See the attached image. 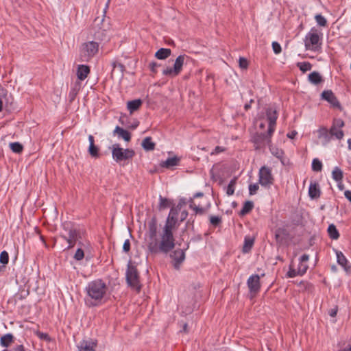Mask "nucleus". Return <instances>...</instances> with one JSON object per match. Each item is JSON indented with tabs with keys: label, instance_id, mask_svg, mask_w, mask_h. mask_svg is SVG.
I'll return each instance as SVG.
<instances>
[{
	"label": "nucleus",
	"instance_id": "f257e3e1",
	"mask_svg": "<svg viewBox=\"0 0 351 351\" xmlns=\"http://www.w3.org/2000/svg\"><path fill=\"white\" fill-rule=\"evenodd\" d=\"M148 230L146 235L148 237L147 250L151 254L156 255L159 253L167 254L175 247V243L171 240L167 241L165 237V229L163 228L161 239L158 241L157 239V219L152 217L147 223Z\"/></svg>",
	"mask_w": 351,
	"mask_h": 351
},
{
	"label": "nucleus",
	"instance_id": "f03ea898",
	"mask_svg": "<svg viewBox=\"0 0 351 351\" xmlns=\"http://www.w3.org/2000/svg\"><path fill=\"white\" fill-rule=\"evenodd\" d=\"M266 117L269 122L267 134L256 132L252 136V141L254 144L255 149H261L265 148L266 145H269L271 137L275 131L276 120L278 119L276 109L273 107L267 108L266 109Z\"/></svg>",
	"mask_w": 351,
	"mask_h": 351
},
{
	"label": "nucleus",
	"instance_id": "7ed1b4c3",
	"mask_svg": "<svg viewBox=\"0 0 351 351\" xmlns=\"http://www.w3.org/2000/svg\"><path fill=\"white\" fill-rule=\"evenodd\" d=\"M85 290L87 296L95 302V303L91 302L90 305L95 306L105 296L108 287L101 279H97L88 282Z\"/></svg>",
	"mask_w": 351,
	"mask_h": 351
},
{
	"label": "nucleus",
	"instance_id": "20e7f679",
	"mask_svg": "<svg viewBox=\"0 0 351 351\" xmlns=\"http://www.w3.org/2000/svg\"><path fill=\"white\" fill-rule=\"evenodd\" d=\"M178 209L177 208L172 207L170 210L169 214L166 220V223L164 227L165 229V237L168 240L172 241L175 243V239L173 234V229L178 222Z\"/></svg>",
	"mask_w": 351,
	"mask_h": 351
},
{
	"label": "nucleus",
	"instance_id": "39448f33",
	"mask_svg": "<svg viewBox=\"0 0 351 351\" xmlns=\"http://www.w3.org/2000/svg\"><path fill=\"white\" fill-rule=\"evenodd\" d=\"M322 36V34L319 35L316 29L312 28L305 37L304 45L306 49L318 51L321 49Z\"/></svg>",
	"mask_w": 351,
	"mask_h": 351
},
{
	"label": "nucleus",
	"instance_id": "423d86ee",
	"mask_svg": "<svg viewBox=\"0 0 351 351\" xmlns=\"http://www.w3.org/2000/svg\"><path fill=\"white\" fill-rule=\"evenodd\" d=\"M125 277L128 285L139 292L141 289L139 274L136 267L132 265L131 261H130L128 265Z\"/></svg>",
	"mask_w": 351,
	"mask_h": 351
},
{
	"label": "nucleus",
	"instance_id": "0eeeda50",
	"mask_svg": "<svg viewBox=\"0 0 351 351\" xmlns=\"http://www.w3.org/2000/svg\"><path fill=\"white\" fill-rule=\"evenodd\" d=\"M112 158L117 162H120L123 160L132 159L135 152L132 149H123L120 147L119 144H114L112 147Z\"/></svg>",
	"mask_w": 351,
	"mask_h": 351
},
{
	"label": "nucleus",
	"instance_id": "6e6552de",
	"mask_svg": "<svg viewBox=\"0 0 351 351\" xmlns=\"http://www.w3.org/2000/svg\"><path fill=\"white\" fill-rule=\"evenodd\" d=\"M108 7V5L107 3L106 8L104 10L102 18L97 16L94 20L93 28L96 29L94 33V36L97 39L103 40V36H105V32L109 29V23L105 22L106 10Z\"/></svg>",
	"mask_w": 351,
	"mask_h": 351
},
{
	"label": "nucleus",
	"instance_id": "1a4fd4ad",
	"mask_svg": "<svg viewBox=\"0 0 351 351\" xmlns=\"http://www.w3.org/2000/svg\"><path fill=\"white\" fill-rule=\"evenodd\" d=\"M99 50V44L95 41H90L82 45L80 49V58L82 61H89Z\"/></svg>",
	"mask_w": 351,
	"mask_h": 351
},
{
	"label": "nucleus",
	"instance_id": "9d476101",
	"mask_svg": "<svg viewBox=\"0 0 351 351\" xmlns=\"http://www.w3.org/2000/svg\"><path fill=\"white\" fill-rule=\"evenodd\" d=\"M188 56L185 54L180 55L175 60L173 67H167L162 71L164 75L173 77L178 76L182 70L184 60Z\"/></svg>",
	"mask_w": 351,
	"mask_h": 351
},
{
	"label": "nucleus",
	"instance_id": "9b49d317",
	"mask_svg": "<svg viewBox=\"0 0 351 351\" xmlns=\"http://www.w3.org/2000/svg\"><path fill=\"white\" fill-rule=\"evenodd\" d=\"M345 125L344 121L340 118H335L332 124L328 130L332 138L337 140H341L344 136V132L342 128Z\"/></svg>",
	"mask_w": 351,
	"mask_h": 351
},
{
	"label": "nucleus",
	"instance_id": "f8f14e48",
	"mask_svg": "<svg viewBox=\"0 0 351 351\" xmlns=\"http://www.w3.org/2000/svg\"><path fill=\"white\" fill-rule=\"evenodd\" d=\"M274 178L271 169L265 166L262 167L259 170L258 182L263 186H269L273 184Z\"/></svg>",
	"mask_w": 351,
	"mask_h": 351
},
{
	"label": "nucleus",
	"instance_id": "ddd939ff",
	"mask_svg": "<svg viewBox=\"0 0 351 351\" xmlns=\"http://www.w3.org/2000/svg\"><path fill=\"white\" fill-rule=\"evenodd\" d=\"M247 287L251 294L256 295L261 289L260 277L258 274H254L247 280Z\"/></svg>",
	"mask_w": 351,
	"mask_h": 351
},
{
	"label": "nucleus",
	"instance_id": "4468645a",
	"mask_svg": "<svg viewBox=\"0 0 351 351\" xmlns=\"http://www.w3.org/2000/svg\"><path fill=\"white\" fill-rule=\"evenodd\" d=\"M186 249L181 250L178 249L174 250L171 254L170 257L173 260V265L177 270L180 269L181 264L185 259V252Z\"/></svg>",
	"mask_w": 351,
	"mask_h": 351
},
{
	"label": "nucleus",
	"instance_id": "2eb2a0df",
	"mask_svg": "<svg viewBox=\"0 0 351 351\" xmlns=\"http://www.w3.org/2000/svg\"><path fill=\"white\" fill-rule=\"evenodd\" d=\"M321 98L328 101L332 107L341 109L339 101L331 90H324L321 95Z\"/></svg>",
	"mask_w": 351,
	"mask_h": 351
},
{
	"label": "nucleus",
	"instance_id": "dca6fc26",
	"mask_svg": "<svg viewBox=\"0 0 351 351\" xmlns=\"http://www.w3.org/2000/svg\"><path fill=\"white\" fill-rule=\"evenodd\" d=\"M79 231L78 230H70L69 234H61L60 237L64 239L68 243V246L64 250H69L73 248L78 238H79Z\"/></svg>",
	"mask_w": 351,
	"mask_h": 351
},
{
	"label": "nucleus",
	"instance_id": "f3484780",
	"mask_svg": "<svg viewBox=\"0 0 351 351\" xmlns=\"http://www.w3.org/2000/svg\"><path fill=\"white\" fill-rule=\"evenodd\" d=\"M97 346V341L96 339H83L77 345L78 351H95Z\"/></svg>",
	"mask_w": 351,
	"mask_h": 351
},
{
	"label": "nucleus",
	"instance_id": "a211bd4d",
	"mask_svg": "<svg viewBox=\"0 0 351 351\" xmlns=\"http://www.w3.org/2000/svg\"><path fill=\"white\" fill-rule=\"evenodd\" d=\"M317 132L318 138L322 139V143L324 146L328 144L332 138L326 127H320Z\"/></svg>",
	"mask_w": 351,
	"mask_h": 351
},
{
	"label": "nucleus",
	"instance_id": "6ab92c4d",
	"mask_svg": "<svg viewBox=\"0 0 351 351\" xmlns=\"http://www.w3.org/2000/svg\"><path fill=\"white\" fill-rule=\"evenodd\" d=\"M289 237V233L285 228H278L275 231V239L277 243L281 245Z\"/></svg>",
	"mask_w": 351,
	"mask_h": 351
},
{
	"label": "nucleus",
	"instance_id": "aec40b11",
	"mask_svg": "<svg viewBox=\"0 0 351 351\" xmlns=\"http://www.w3.org/2000/svg\"><path fill=\"white\" fill-rule=\"evenodd\" d=\"M112 70L111 72V76L113 77L114 75H116L117 77L122 78L124 75V71L125 70V66L120 63L117 62L116 61L113 62L112 63Z\"/></svg>",
	"mask_w": 351,
	"mask_h": 351
},
{
	"label": "nucleus",
	"instance_id": "412c9836",
	"mask_svg": "<svg viewBox=\"0 0 351 351\" xmlns=\"http://www.w3.org/2000/svg\"><path fill=\"white\" fill-rule=\"evenodd\" d=\"M337 261L339 265H341L347 273H351V266L348 265V260L344 254L340 252H336Z\"/></svg>",
	"mask_w": 351,
	"mask_h": 351
},
{
	"label": "nucleus",
	"instance_id": "4be33fe9",
	"mask_svg": "<svg viewBox=\"0 0 351 351\" xmlns=\"http://www.w3.org/2000/svg\"><path fill=\"white\" fill-rule=\"evenodd\" d=\"M113 133L114 134H117L119 138H123L126 142H129L131 140V133L119 126H116Z\"/></svg>",
	"mask_w": 351,
	"mask_h": 351
},
{
	"label": "nucleus",
	"instance_id": "5701e85b",
	"mask_svg": "<svg viewBox=\"0 0 351 351\" xmlns=\"http://www.w3.org/2000/svg\"><path fill=\"white\" fill-rule=\"evenodd\" d=\"M15 340L14 336L11 333H7L3 335L0 338V344L4 348L10 347Z\"/></svg>",
	"mask_w": 351,
	"mask_h": 351
},
{
	"label": "nucleus",
	"instance_id": "b1692460",
	"mask_svg": "<svg viewBox=\"0 0 351 351\" xmlns=\"http://www.w3.org/2000/svg\"><path fill=\"white\" fill-rule=\"evenodd\" d=\"M321 191L319 184L316 182H311L308 189V195L311 199H317L319 197Z\"/></svg>",
	"mask_w": 351,
	"mask_h": 351
},
{
	"label": "nucleus",
	"instance_id": "393cba45",
	"mask_svg": "<svg viewBox=\"0 0 351 351\" xmlns=\"http://www.w3.org/2000/svg\"><path fill=\"white\" fill-rule=\"evenodd\" d=\"M143 101L141 99L131 100L128 101L127 108L130 113L132 114L134 112L138 110L141 107Z\"/></svg>",
	"mask_w": 351,
	"mask_h": 351
},
{
	"label": "nucleus",
	"instance_id": "a878e982",
	"mask_svg": "<svg viewBox=\"0 0 351 351\" xmlns=\"http://www.w3.org/2000/svg\"><path fill=\"white\" fill-rule=\"evenodd\" d=\"M90 73V67L87 65H79L77 70V78L80 80H84Z\"/></svg>",
	"mask_w": 351,
	"mask_h": 351
},
{
	"label": "nucleus",
	"instance_id": "bb28decb",
	"mask_svg": "<svg viewBox=\"0 0 351 351\" xmlns=\"http://www.w3.org/2000/svg\"><path fill=\"white\" fill-rule=\"evenodd\" d=\"M88 141L90 143L88 147V153L92 157H99V148L95 145V140L93 135L88 136Z\"/></svg>",
	"mask_w": 351,
	"mask_h": 351
},
{
	"label": "nucleus",
	"instance_id": "cd10ccee",
	"mask_svg": "<svg viewBox=\"0 0 351 351\" xmlns=\"http://www.w3.org/2000/svg\"><path fill=\"white\" fill-rule=\"evenodd\" d=\"M171 50L167 48H160L156 53L155 57L158 60H165L171 56Z\"/></svg>",
	"mask_w": 351,
	"mask_h": 351
},
{
	"label": "nucleus",
	"instance_id": "c85d7f7f",
	"mask_svg": "<svg viewBox=\"0 0 351 351\" xmlns=\"http://www.w3.org/2000/svg\"><path fill=\"white\" fill-rule=\"evenodd\" d=\"M254 204L252 201H246L244 202L243 208L240 210L239 215L241 217L245 216L247 214L250 213L252 209L254 208Z\"/></svg>",
	"mask_w": 351,
	"mask_h": 351
},
{
	"label": "nucleus",
	"instance_id": "c756f323",
	"mask_svg": "<svg viewBox=\"0 0 351 351\" xmlns=\"http://www.w3.org/2000/svg\"><path fill=\"white\" fill-rule=\"evenodd\" d=\"M179 161L180 158L177 156H175L172 158H168L165 161H162L160 165L161 167L169 169L171 167L178 165Z\"/></svg>",
	"mask_w": 351,
	"mask_h": 351
},
{
	"label": "nucleus",
	"instance_id": "7c9ffc66",
	"mask_svg": "<svg viewBox=\"0 0 351 351\" xmlns=\"http://www.w3.org/2000/svg\"><path fill=\"white\" fill-rule=\"evenodd\" d=\"M254 243V239L249 236H246L244 239L243 246V252L248 253L252 248Z\"/></svg>",
	"mask_w": 351,
	"mask_h": 351
},
{
	"label": "nucleus",
	"instance_id": "2f4dec72",
	"mask_svg": "<svg viewBox=\"0 0 351 351\" xmlns=\"http://www.w3.org/2000/svg\"><path fill=\"white\" fill-rule=\"evenodd\" d=\"M308 77L309 82L311 84H315V85H317L323 82L322 77L321 76L319 73H318L317 71H313V72L311 73L308 75Z\"/></svg>",
	"mask_w": 351,
	"mask_h": 351
},
{
	"label": "nucleus",
	"instance_id": "473e14b6",
	"mask_svg": "<svg viewBox=\"0 0 351 351\" xmlns=\"http://www.w3.org/2000/svg\"><path fill=\"white\" fill-rule=\"evenodd\" d=\"M141 145L145 151H152L155 149L156 144L150 136H147L143 139Z\"/></svg>",
	"mask_w": 351,
	"mask_h": 351
},
{
	"label": "nucleus",
	"instance_id": "72a5a7b5",
	"mask_svg": "<svg viewBox=\"0 0 351 351\" xmlns=\"http://www.w3.org/2000/svg\"><path fill=\"white\" fill-rule=\"evenodd\" d=\"M329 237L331 239L337 240L339 238V233L334 224H330L327 230Z\"/></svg>",
	"mask_w": 351,
	"mask_h": 351
},
{
	"label": "nucleus",
	"instance_id": "f704fd0d",
	"mask_svg": "<svg viewBox=\"0 0 351 351\" xmlns=\"http://www.w3.org/2000/svg\"><path fill=\"white\" fill-rule=\"evenodd\" d=\"M159 205H158V209L160 210H165L172 204V202L167 198L163 197L161 195L159 197Z\"/></svg>",
	"mask_w": 351,
	"mask_h": 351
},
{
	"label": "nucleus",
	"instance_id": "c9c22d12",
	"mask_svg": "<svg viewBox=\"0 0 351 351\" xmlns=\"http://www.w3.org/2000/svg\"><path fill=\"white\" fill-rule=\"evenodd\" d=\"M332 178L337 182H341L343 179V171L341 169L338 167H335L332 172Z\"/></svg>",
	"mask_w": 351,
	"mask_h": 351
},
{
	"label": "nucleus",
	"instance_id": "e433bc0d",
	"mask_svg": "<svg viewBox=\"0 0 351 351\" xmlns=\"http://www.w3.org/2000/svg\"><path fill=\"white\" fill-rule=\"evenodd\" d=\"M80 89V85L78 84H75L70 90L69 94V98L71 102L74 101L76 95L78 94V92Z\"/></svg>",
	"mask_w": 351,
	"mask_h": 351
},
{
	"label": "nucleus",
	"instance_id": "4c0bfd02",
	"mask_svg": "<svg viewBox=\"0 0 351 351\" xmlns=\"http://www.w3.org/2000/svg\"><path fill=\"white\" fill-rule=\"evenodd\" d=\"M237 178L234 177L229 182L227 189H226V194L228 195H232L234 193V188L235 185L237 184Z\"/></svg>",
	"mask_w": 351,
	"mask_h": 351
},
{
	"label": "nucleus",
	"instance_id": "58836bf2",
	"mask_svg": "<svg viewBox=\"0 0 351 351\" xmlns=\"http://www.w3.org/2000/svg\"><path fill=\"white\" fill-rule=\"evenodd\" d=\"M10 147L13 152L16 154H20L23 150V146L19 142H14L10 143Z\"/></svg>",
	"mask_w": 351,
	"mask_h": 351
},
{
	"label": "nucleus",
	"instance_id": "ea45409f",
	"mask_svg": "<svg viewBox=\"0 0 351 351\" xmlns=\"http://www.w3.org/2000/svg\"><path fill=\"white\" fill-rule=\"evenodd\" d=\"M312 169L314 171H321L322 169V163L318 158H314L312 161Z\"/></svg>",
	"mask_w": 351,
	"mask_h": 351
},
{
	"label": "nucleus",
	"instance_id": "a19ab883",
	"mask_svg": "<svg viewBox=\"0 0 351 351\" xmlns=\"http://www.w3.org/2000/svg\"><path fill=\"white\" fill-rule=\"evenodd\" d=\"M298 66L300 68V71H302L303 73L310 71L312 68L311 64L308 62H299L298 64Z\"/></svg>",
	"mask_w": 351,
	"mask_h": 351
},
{
	"label": "nucleus",
	"instance_id": "79ce46f5",
	"mask_svg": "<svg viewBox=\"0 0 351 351\" xmlns=\"http://www.w3.org/2000/svg\"><path fill=\"white\" fill-rule=\"evenodd\" d=\"M315 19L319 26L326 27L327 25V21L322 14H316Z\"/></svg>",
	"mask_w": 351,
	"mask_h": 351
},
{
	"label": "nucleus",
	"instance_id": "37998d69",
	"mask_svg": "<svg viewBox=\"0 0 351 351\" xmlns=\"http://www.w3.org/2000/svg\"><path fill=\"white\" fill-rule=\"evenodd\" d=\"M62 227L64 231L65 232V234H69L70 230L71 231V230H77V229L73 228V226L72 225V223L71 222H68V221H65V222L62 223Z\"/></svg>",
	"mask_w": 351,
	"mask_h": 351
},
{
	"label": "nucleus",
	"instance_id": "c03bdc74",
	"mask_svg": "<svg viewBox=\"0 0 351 351\" xmlns=\"http://www.w3.org/2000/svg\"><path fill=\"white\" fill-rule=\"evenodd\" d=\"M210 222L213 226L217 227L221 224V217L219 216L211 215L210 217Z\"/></svg>",
	"mask_w": 351,
	"mask_h": 351
},
{
	"label": "nucleus",
	"instance_id": "a18cd8bd",
	"mask_svg": "<svg viewBox=\"0 0 351 351\" xmlns=\"http://www.w3.org/2000/svg\"><path fill=\"white\" fill-rule=\"evenodd\" d=\"M9 262V254L6 251H3L0 254V263L6 265Z\"/></svg>",
	"mask_w": 351,
	"mask_h": 351
},
{
	"label": "nucleus",
	"instance_id": "49530a36",
	"mask_svg": "<svg viewBox=\"0 0 351 351\" xmlns=\"http://www.w3.org/2000/svg\"><path fill=\"white\" fill-rule=\"evenodd\" d=\"M84 250L82 249V248H78L75 254H74V256L73 258L76 260V261H81L84 258Z\"/></svg>",
	"mask_w": 351,
	"mask_h": 351
},
{
	"label": "nucleus",
	"instance_id": "de8ad7c7",
	"mask_svg": "<svg viewBox=\"0 0 351 351\" xmlns=\"http://www.w3.org/2000/svg\"><path fill=\"white\" fill-rule=\"evenodd\" d=\"M271 154L276 158L281 159L283 157L284 152L282 149L278 148L271 149L270 148Z\"/></svg>",
	"mask_w": 351,
	"mask_h": 351
},
{
	"label": "nucleus",
	"instance_id": "09e8293b",
	"mask_svg": "<svg viewBox=\"0 0 351 351\" xmlns=\"http://www.w3.org/2000/svg\"><path fill=\"white\" fill-rule=\"evenodd\" d=\"M308 268V267L307 265L300 263L298 269V274H299V276L304 275L306 272Z\"/></svg>",
	"mask_w": 351,
	"mask_h": 351
},
{
	"label": "nucleus",
	"instance_id": "8fccbe9b",
	"mask_svg": "<svg viewBox=\"0 0 351 351\" xmlns=\"http://www.w3.org/2000/svg\"><path fill=\"white\" fill-rule=\"evenodd\" d=\"M239 64L240 68L242 69H246L248 67V61L245 58L240 57L239 60Z\"/></svg>",
	"mask_w": 351,
	"mask_h": 351
},
{
	"label": "nucleus",
	"instance_id": "3c124183",
	"mask_svg": "<svg viewBox=\"0 0 351 351\" xmlns=\"http://www.w3.org/2000/svg\"><path fill=\"white\" fill-rule=\"evenodd\" d=\"M159 66H160V64L156 62H152L149 64V68L154 74L158 72L157 68Z\"/></svg>",
	"mask_w": 351,
	"mask_h": 351
},
{
	"label": "nucleus",
	"instance_id": "603ef678",
	"mask_svg": "<svg viewBox=\"0 0 351 351\" xmlns=\"http://www.w3.org/2000/svg\"><path fill=\"white\" fill-rule=\"evenodd\" d=\"M259 186L258 184H251L249 185V193L252 195L256 194V191L258 190Z\"/></svg>",
	"mask_w": 351,
	"mask_h": 351
},
{
	"label": "nucleus",
	"instance_id": "864d4df0",
	"mask_svg": "<svg viewBox=\"0 0 351 351\" xmlns=\"http://www.w3.org/2000/svg\"><path fill=\"white\" fill-rule=\"evenodd\" d=\"M272 49L276 54H279L282 51L280 45L276 41L272 43Z\"/></svg>",
	"mask_w": 351,
	"mask_h": 351
},
{
	"label": "nucleus",
	"instance_id": "5fc2aeb1",
	"mask_svg": "<svg viewBox=\"0 0 351 351\" xmlns=\"http://www.w3.org/2000/svg\"><path fill=\"white\" fill-rule=\"evenodd\" d=\"M37 336L42 340H45L49 341L51 340L49 335L47 333H44L42 332H38Z\"/></svg>",
	"mask_w": 351,
	"mask_h": 351
},
{
	"label": "nucleus",
	"instance_id": "6e6d98bb",
	"mask_svg": "<svg viewBox=\"0 0 351 351\" xmlns=\"http://www.w3.org/2000/svg\"><path fill=\"white\" fill-rule=\"evenodd\" d=\"M130 250V241L129 239H126L123 245V251L125 253H128Z\"/></svg>",
	"mask_w": 351,
	"mask_h": 351
},
{
	"label": "nucleus",
	"instance_id": "4d7b16f0",
	"mask_svg": "<svg viewBox=\"0 0 351 351\" xmlns=\"http://www.w3.org/2000/svg\"><path fill=\"white\" fill-rule=\"evenodd\" d=\"M287 276L289 278H294L296 276H299V274H298V271H296L295 269L289 268V270L288 271Z\"/></svg>",
	"mask_w": 351,
	"mask_h": 351
},
{
	"label": "nucleus",
	"instance_id": "13d9d810",
	"mask_svg": "<svg viewBox=\"0 0 351 351\" xmlns=\"http://www.w3.org/2000/svg\"><path fill=\"white\" fill-rule=\"evenodd\" d=\"M337 311H338V308H337V306H335L334 308L330 309L328 313L330 317H335L337 315Z\"/></svg>",
	"mask_w": 351,
	"mask_h": 351
},
{
	"label": "nucleus",
	"instance_id": "bf43d9fd",
	"mask_svg": "<svg viewBox=\"0 0 351 351\" xmlns=\"http://www.w3.org/2000/svg\"><path fill=\"white\" fill-rule=\"evenodd\" d=\"M194 210L195 212V214H199V215H202L205 212V209L204 208H202V207H199L197 206Z\"/></svg>",
	"mask_w": 351,
	"mask_h": 351
},
{
	"label": "nucleus",
	"instance_id": "052dcab7",
	"mask_svg": "<svg viewBox=\"0 0 351 351\" xmlns=\"http://www.w3.org/2000/svg\"><path fill=\"white\" fill-rule=\"evenodd\" d=\"M187 216H188V212L186 210H183L181 213L180 221H184L186 219Z\"/></svg>",
	"mask_w": 351,
	"mask_h": 351
},
{
	"label": "nucleus",
	"instance_id": "680f3d73",
	"mask_svg": "<svg viewBox=\"0 0 351 351\" xmlns=\"http://www.w3.org/2000/svg\"><path fill=\"white\" fill-rule=\"evenodd\" d=\"M308 259H309V256H308V254H303V255L300 257V263H303L304 262H306V261H308Z\"/></svg>",
	"mask_w": 351,
	"mask_h": 351
},
{
	"label": "nucleus",
	"instance_id": "e2e57ef3",
	"mask_svg": "<svg viewBox=\"0 0 351 351\" xmlns=\"http://www.w3.org/2000/svg\"><path fill=\"white\" fill-rule=\"evenodd\" d=\"M344 195L351 202V191H345Z\"/></svg>",
	"mask_w": 351,
	"mask_h": 351
},
{
	"label": "nucleus",
	"instance_id": "0e129e2a",
	"mask_svg": "<svg viewBox=\"0 0 351 351\" xmlns=\"http://www.w3.org/2000/svg\"><path fill=\"white\" fill-rule=\"evenodd\" d=\"M189 202H190L189 208L194 210L195 209V208L197 207V206L194 203L193 199V198H190Z\"/></svg>",
	"mask_w": 351,
	"mask_h": 351
},
{
	"label": "nucleus",
	"instance_id": "69168bd1",
	"mask_svg": "<svg viewBox=\"0 0 351 351\" xmlns=\"http://www.w3.org/2000/svg\"><path fill=\"white\" fill-rule=\"evenodd\" d=\"M185 204H186V199L184 198L180 199L179 201V203L177 206V208L179 210L180 207H181L182 205H184Z\"/></svg>",
	"mask_w": 351,
	"mask_h": 351
},
{
	"label": "nucleus",
	"instance_id": "338daca9",
	"mask_svg": "<svg viewBox=\"0 0 351 351\" xmlns=\"http://www.w3.org/2000/svg\"><path fill=\"white\" fill-rule=\"evenodd\" d=\"M253 102H254V100L251 99L249 103L245 104V106H244V109L245 110H248L249 109H250L251 108V104L253 103Z\"/></svg>",
	"mask_w": 351,
	"mask_h": 351
},
{
	"label": "nucleus",
	"instance_id": "774afa93",
	"mask_svg": "<svg viewBox=\"0 0 351 351\" xmlns=\"http://www.w3.org/2000/svg\"><path fill=\"white\" fill-rule=\"evenodd\" d=\"M204 196V193L202 192H197L194 194L193 199L197 198V197H202Z\"/></svg>",
	"mask_w": 351,
	"mask_h": 351
}]
</instances>
